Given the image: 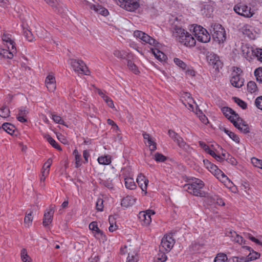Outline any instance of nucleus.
<instances>
[{"label": "nucleus", "mask_w": 262, "mask_h": 262, "mask_svg": "<svg viewBox=\"0 0 262 262\" xmlns=\"http://www.w3.org/2000/svg\"><path fill=\"white\" fill-rule=\"evenodd\" d=\"M32 211H30L29 213L27 214L24 219V224L27 227H29L33 221V217L32 216Z\"/></svg>", "instance_id": "34"}, {"label": "nucleus", "mask_w": 262, "mask_h": 262, "mask_svg": "<svg viewBox=\"0 0 262 262\" xmlns=\"http://www.w3.org/2000/svg\"><path fill=\"white\" fill-rule=\"evenodd\" d=\"M244 79L240 78V75L237 72H234L232 74L230 82L233 86L239 88L244 85Z\"/></svg>", "instance_id": "12"}, {"label": "nucleus", "mask_w": 262, "mask_h": 262, "mask_svg": "<svg viewBox=\"0 0 262 262\" xmlns=\"http://www.w3.org/2000/svg\"><path fill=\"white\" fill-rule=\"evenodd\" d=\"M185 40L182 38L181 39V43L183 44L186 47H191L194 46L195 45V39L194 37L189 33L186 34V36H184Z\"/></svg>", "instance_id": "20"}, {"label": "nucleus", "mask_w": 262, "mask_h": 262, "mask_svg": "<svg viewBox=\"0 0 262 262\" xmlns=\"http://www.w3.org/2000/svg\"><path fill=\"white\" fill-rule=\"evenodd\" d=\"M179 147L182 148L183 149L186 150V151H188L189 148H190V146L189 145L187 144L184 140H182V141H181V142L180 143V144L178 145Z\"/></svg>", "instance_id": "59"}, {"label": "nucleus", "mask_w": 262, "mask_h": 262, "mask_svg": "<svg viewBox=\"0 0 262 262\" xmlns=\"http://www.w3.org/2000/svg\"><path fill=\"white\" fill-rule=\"evenodd\" d=\"M212 199V202L214 204H217L219 205L224 206L225 203L223 199L221 198L219 195H214L211 197Z\"/></svg>", "instance_id": "37"}, {"label": "nucleus", "mask_w": 262, "mask_h": 262, "mask_svg": "<svg viewBox=\"0 0 262 262\" xmlns=\"http://www.w3.org/2000/svg\"><path fill=\"white\" fill-rule=\"evenodd\" d=\"M54 207L52 206H50L49 208L47 209L44 213L42 224L46 227L52 222L54 213Z\"/></svg>", "instance_id": "11"}, {"label": "nucleus", "mask_w": 262, "mask_h": 262, "mask_svg": "<svg viewBox=\"0 0 262 262\" xmlns=\"http://www.w3.org/2000/svg\"><path fill=\"white\" fill-rule=\"evenodd\" d=\"M226 160L227 162L232 165H236L237 161L236 159L229 154H227V157H226Z\"/></svg>", "instance_id": "53"}, {"label": "nucleus", "mask_w": 262, "mask_h": 262, "mask_svg": "<svg viewBox=\"0 0 262 262\" xmlns=\"http://www.w3.org/2000/svg\"><path fill=\"white\" fill-rule=\"evenodd\" d=\"M127 66L128 68L132 71L135 74H137L139 73V71L137 66L131 61L128 60L127 61Z\"/></svg>", "instance_id": "42"}, {"label": "nucleus", "mask_w": 262, "mask_h": 262, "mask_svg": "<svg viewBox=\"0 0 262 262\" xmlns=\"http://www.w3.org/2000/svg\"><path fill=\"white\" fill-rule=\"evenodd\" d=\"M29 113V110L27 107L21 106L18 108V113L17 116H27Z\"/></svg>", "instance_id": "50"}, {"label": "nucleus", "mask_w": 262, "mask_h": 262, "mask_svg": "<svg viewBox=\"0 0 262 262\" xmlns=\"http://www.w3.org/2000/svg\"><path fill=\"white\" fill-rule=\"evenodd\" d=\"M137 182L143 191H144L145 194L147 193V187L148 184V179L142 173L139 174L137 178Z\"/></svg>", "instance_id": "13"}, {"label": "nucleus", "mask_w": 262, "mask_h": 262, "mask_svg": "<svg viewBox=\"0 0 262 262\" xmlns=\"http://www.w3.org/2000/svg\"><path fill=\"white\" fill-rule=\"evenodd\" d=\"M125 186L126 188L133 190L136 188V185L134 180L132 178H126L124 179Z\"/></svg>", "instance_id": "23"}, {"label": "nucleus", "mask_w": 262, "mask_h": 262, "mask_svg": "<svg viewBox=\"0 0 262 262\" xmlns=\"http://www.w3.org/2000/svg\"><path fill=\"white\" fill-rule=\"evenodd\" d=\"M230 138H231L233 141L237 143H239V137L235 134L234 133L231 132H229V135H228Z\"/></svg>", "instance_id": "64"}, {"label": "nucleus", "mask_w": 262, "mask_h": 262, "mask_svg": "<svg viewBox=\"0 0 262 262\" xmlns=\"http://www.w3.org/2000/svg\"><path fill=\"white\" fill-rule=\"evenodd\" d=\"M3 41L9 43L10 46L14 45V41L11 39V36L8 34H4L2 36Z\"/></svg>", "instance_id": "41"}, {"label": "nucleus", "mask_w": 262, "mask_h": 262, "mask_svg": "<svg viewBox=\"0 0 262 262\" xmlns=\"http://www.w3.org/2000/svg\"><path fill=\"white\" fill-rule=\"evenodd\" d=\"M113 217H112V216H110L109 217V222H110V226L109 227V231L110 232H113L114 231H115L117 229V226L115 225H113Z\"/></svg>", "instance_id": "58"}, {"label": "nucleus", "mask_w": 262, "mask_h": 262, "mask_svg": "<svg viewBox=\"0 0 262 262\" xmlns=\"http://www.w3.org/2000/svg\"><path fill=\"white\" fill-rule=\"evenodd\" d=\"M215 170H213L211 172L213 174L219 179L220 177L225 181V179L228 180V177L225 174V173L216 166V168H214Z\"/></svg>", "instance_id": "24"}, {"label": "nucleus", "mask_w": 262, "mask_h": 262, "mask_svg": "<svg viewBox=\"0 0 262 262\" xmlns=\"http://www.w3.org/2000/svg\"><path fill=\"white\" fill-rule=\"evenodd\" d=\"M45 138L53 147L59 150H61L60 145L50 135H46Z\"/></svg>", "instance_id": "27"}, {"label": "nucleus", "mask_w": 262, "mask_h": 262, "mask_svg": "<svg viewBox=\"0 0 262 262\" xmlns=\"http://www.w3.org/2000/svg\"><path fill=\"white\" fill-rule=\"evenodd\" d=\"M174 244V240L173 239L171 236L167 235L164 236L161 243V245L159 247L160 251L165 250L168 252L170 251Z\"/></svg>", "instance_id": "7"}, {"label": "nucleus", "mask_w": 262, "mask_h": 262, "mask_svg": "<svg viewBox=\"0 0 262 262\" xmlns=\"http://www.w3.org/2000/svg\"><path fill=\"white\" fill-rule=\"evenodd\" d=\"M255 104L258 108L262 110V96L258 97L255 99Z\"/></svg>", "instance_id": "56"}, {"label": "nucleus", "mask_w": 262, "mask_h": 262, "mask_svg": "<svg viewBox=\"0 0 262 262\" xmlns=\"http://www.w3.org/2000/svg\"><path fill=\"white\" fill-rule=\"evenodd\" d=\"M147 142L151 151H155L157 149V144L152 140V139L148 140Z\"/></svg>", "instance_id": "55"}, {"label": "nucleus", "mask_w": 262, "mask_h": 262, "mask_svg": "<svg viewBox=\"0 0 262 262\" xmlns=\"http://www.w3.org/2000/svg\"><path fill=\"white\" fill-rule=\"evenodd\" d=\"M16 51V48L14 45L11 46V49H10L9 46H8L7 49H1L0 55L3 57L8 59H12L13 57L14 53Z\"/></svg>", "instance_id": "14"}, {"label": "nucleus", "mask_w": 262, "mask_h": 262, "mask_svg": "<svg viewBox=\"0 0 262 262\" xmlns=\"http://www.w3.org/2000/svg\"><path fill=\"white\" fill-rule=\"evenodd\" d=\"M227 235L230 237L232 241L237 243L239 245L246 244V241L244 240L243 237L237 234L234 231H230L227 234Z\"/></svg>", "instance_id": "18"}, {"label": "nucleus", "mask_w": 262, "mask_h": 262, "mask_svg": "<svg viewBox=\"0 0 262 262\" xmlns=\"http://www.w3.org/2000/svg\"><path fill=\"white\" fill-rule=\"evenodd\" d=\"M49 5L51 6L53 9L57 10L59 12V7L60 4L58 0H44Z\"/></svg>", "instance_id": "33"}, {"label": "nucleus", "mask_w": 262, "mask_h": 262, "mask_svg": "<svg viewBox=\"0 0 262 262\" xmlns=\"http://www.w3.org/2000/svg\"><path fill=\"white\" fill-rule=\"evenodd\" d=\"M113 54L115 56L120 59H125L127 56V53L126 52L117 49L114 50Z\"/></svg>", "instance_id": "32"}, {"label": "nucleus", "mask_w": 262, "mask_h": 262, "mask_svg": "<svg viewBox=\"0 0 262 262\" xmlns=\"http://www.w3.org/2000/svg\"><path fill=\"white\" fill-rule=\"evenodd\" d=\"M222 111L224 115L227 117L233 124L234 122L237 121H242V119L239 117L233 110L228 107H224L222 108Z\"/></svg>", "instance_id": "8"}, {"label": "nucleus", "mask_w": 262, "mask_h": 262, "mask_svg": "<svg viewBox=\"0 0 262 262\" xmlns=\"http://www.w3.org/2000/svg\"><path fill=\"white\" fill-rule=\"evenodd\" d=\"M52 119L57 123L65 125L64 120L62 119L61 117H60L59 116L56 115H53Z\"/></svg>", "instance_id": "54"}, {"label": "nucleus", "mask_w": 262, "mask_h": 262, "mask_svg": "<svg viewBox=\"0 0 262 262\" xmlns=\"http://www.w3.org/2000/svg\"><path fill=\"white\" fill-rule=\"evenodd\" d=\"M73 155L75 156V167L76 168H78L81 165L80 163L81 155L78 153V151L76 149L74 150Z\"/></svg>", "instance_id": "36"}, {"label": "nucleus", "mask_w": 262, "mask_h": 262, "mask_svg": "<svg viewBox=\"0 0 262 262\" xmlns=\"http://www.w3.org/2000/svg\"><path fill=\"white\" fill-rule=\"evenodd\" d=\"M154 159L158 162H163L167 159V158L159 152H156L155 154Z\"/></svg>", "instance_id": "46"}, {"label": "nucleus", "mask_w": 262, "mask_h": 262, "mask_svg": "<svg viewBox=\"0 0 262 262\" xmlns=\"http://www.w3.org/2000/svg\"><path fill=\"white\" fill-rule=\"evenodd\" d=\"M227 259V255L225 254L220 253L215 257L214 262H224Z\"/></svg>", "instance_id": "40"}, {"label": "nucleus", "mask_w": 262, "mask_h": 262, "mask_svg": "<svg viewBox=\"0 0 262 262\" xmlns=\"http://www.w3.org/2000/svg\"><path fill=\"white\" fill-rule=\"evenodd\" d=\"M204 183L200 179L194 178L191 183L185 184L184 188L189 193L193 195L206 197L207 193L202 190L204 187Z\"/></svg>", "instance_id": "1"}, {"label": "nucleus", "mask_w": 262, "mask_h": 262, "mask_svg": "<svg viewBox=\"0 0 262 262\" xmlns=\"http://www.w3.org/2000/svg\"><path fill=\"white\" fill-rule=\"evenodd\" d=\"M251 251L247 256V261H248L258 259L260 256V253L254 251L253 250H251Z\"/></svg>", "instance_id": "31"}, {"label": "nucleus", "mask_w": 262, "mask_h": 262, "mask_svg": "<svg viewBox=\"0 0 262 262\" xmlns=\"http://www.w3.org/2000/svg\"><path fill=\"white\" fill-rule=\"evenodd\" d=\"M141 40L150 45L155 46L158 43L157 41L155 39L145 33Z\"/></svg>", "instance_id": "29"}, {"label": "nucleus", "mask_w": 262, "mask_h": 262, "mask_svg": "<svg viewBox=\"0 0 262 262\" xmlns=\"http://www.w3.org/2000/svg\"><path fill=\"white\" fill-rule=\"evenodd\" d=\"M23 34L26 38L30 42H31L33 40L34 36L32 33V32L28 30H24L23 31Z\"/></svg>", "instance_id": "43"}, {"label": "nucleus", "mask_w": 262, "mask_h": 262, "mask_svg": "<svg viewBox=\"0 0 262 262\" xmlns=\"http://www.w3.org/2000/svg\"><path fill=\"white\" fill-rule=\"evenodd\" d=\"M247 91L252 94L258 91V88L256 83L253 81H250L247 83Z\"/></svg>", "instance_id": "28"}, {"label": "nucleus", "mask_w": 262, "mask_h": 262, "mask_svg": "<svg viewBox=\"0 0 262 262\" xmlns=\"http://www.w3.org/2000/svg\"><path fill=\"white\" fill-rule=\"evenodd\" d=\"M200 120L205 124H207L208 123V120L206 116L204 115L202 112H201L199 116Z\"/></svg>", "instance_id": "63"}, {"label": "nucleus", "mask_w": 262, "mask_h": 262, "mask_svg": "<svg viewBox=\"0 0 262 262\" xmlns=\"http://www.w3.org/2000/svg\"><path fill=\"white\" fill-rule=\"evenodd\" d=\"M152 52L155 57L161 61H165L167 58L166 56L157 49L152 50Z\"/></svg>", "instance_id": "26"}, {"label": "nucleus", "mask_w": 262, "mask_h": 262, "mask_svg": "<svg viewBox=\"0 0 262 262\" xmlns=\"http://www.w3.org/2000/svg\"><path fill=\"white\" fill-rule=\"evenodd\" d=\"M20 256L21 260L24 262H31V259L30 256L28 255L27 250L26 249H23L21 250Z\"/></svg>", "instance_id": "35"}, {"label": "nucleus", "mask_w": 262, "mask_h": 262, "mask_svg": "<svg viewBox=\"0 0 262 262\" xmlns=\"http://www.w3.org/2000/svg\"><path fill=\"white\" fill-rule=\"evenodd\" d=\"M151 214H154L155 212L151 210H148L146 211H141L139 213V218L143 225L146 226L149 225L151 221Z\"/></svg>", "instance_id": "10"}, {"label": "nucleus", "mask_w": 262, "mask_h": 262, "mask_svg": "<svg viewBox=\"0 0 262 262\" xmlns=\"http://www.w3.org/2000/svg\"><path fill=\"white\" fill-rule=\"evenodd\" d=\"M189 33L185 31L184 29H182L181 27L176 26L174 27V31L173 32V36L176 37L177 39L181 42V39L182 38L184 40H185V37L186 36V34H188Z\"/></svg>", "instance_id": "16"}, {"label": "nucleus", "mask_w": 262, "mask_h": 262, "mask_svg": "<svg viewBox=\"0 0 262 262\" xmlns=\"http://www.w3.org/2000/svg\"><path fill=\"white\" fill-rule=\"evenodd\" d=\"M168 134L169 137L171 138L173 141L179 136L177 133L171 129H169L168 130Z\"/></svg>", "instance_id": "62"}, {"label": "nucleus", "mask_w": 262, "mask_h": 262, "mask_svg": "<svg viewBox=\"0 0 262 262\" xmlns=\"http://www.w3.org/2000/svg\"><path fill=\"white\" fill-rule=\"evenodd\" d=\"M242 49L243 56L248 60L252 59V56H254L255 51H254L255 49L252 47L249 46L248 45H245L242 46Z\"/></svg>", "instance_id": "15"}, {"label": "nucleus", "mask_w": 262, "mask_h": 262, "mask_svg": "<svg viewBox=\"0 0 262 262\" xmlns=\"http://www.w3.org/2000/svg\"><path fill=\"white\" fill-rule=\"evenodd\" d=\"M233 262H248L247 261V257H245L244 256L241 257H234L233 258Z\"/></svg>", "instance_id": "60"}, {"label": "nucleus", "mask_w": 262, "mask_h": 262, "mask_svg": "<svg viewBox=\"0 0 262 262\" xmlns=\"http://www.w3.org/2000/svg\"><path fill=\"white\" fill-rule=\"evenodd\" d=\"M3 130L10 135L14 132L15 126L10 123H4L2 125Z\"/></svg>", "instance_id": "25"}, {"label": "nucleus", "mask_w": 262, "mask_h": 262, "mask_svg": "<svg viewBox=\"0 0 262 262\" xmlns=\"http://www.w3.org/2000/svg\"><path fill=\"white\" fill-rule=\"evenodd\" d=\"M251 163L252 164L259 168L262 169V160L253 157L251 158Z\"/></svg>", "instance_id": "44"}, {"label": "nucleus", "mask_w": 262, "mask_h": 262, "mask_svg": "<svg viewBox=\"0 0 262 262\" xmlns=\"http://www.w3.org/2000/svg\"><path fill=\"white\" fill-rule=\"evenodd\" d=\"M94 236L100 241H104L106 239V236L103 234V231L98 232V233H95Z\"/></svg>", "instance_id": "61"}, {"label": "nucleus", "mask_w": 262, "mask_h": 262, "mask_svg": "<svg viewBox=\"0 0 262 262\" xmlns=\"http://www.w3.org/2000/svg\"><path fill=\"white\" fill-rule=\"evenodd\" d=\"M119 5L127 11L134 12L139 7V0H118Z\"/></svg>", "instance_id": "4"}, {"label": "nucleus", "mask_w": 262, "mask_h": 262, "mask_svg": "<svg viewBox=\"0 0 262 262\" xmlns=\"http://www.w3.org/2000/svg\"><path fill=\"white\" fill-rule=\"evenodd\" d=\"M254 57H256L257 59L262 62V49L255 48Z\"/></svg>", "instance_id": "51"}, {"label": "nucleus", "mask_w": 262, "mask_h": 262, "mask_svg": "<svg viewBox=\"0 0 262 262\" xmlns=\"http://www.w3.org/2000/svg\"><path fill=\"white\" fill-rule=\"evenodd\" d=\"M173 61L177 66H178L183 70H185L186 69V64L179 58H174Z\"/></svg>", "instance_id": "47"}, {"label": "nucleus", "mask_w": 262, "mask_h": 262, "mask_svg": "<svg viewBox=\"0 0 262 262\" xmlns=\"http://www.w3.org/2000/svg\"><path fill=\"white\" fill-rule=\"evenodd\" d=\"M136 255L137 254L135 252L133 253L131 252L128 253L126 262H137L138 259Z\"/></svg>", "instance_id": "49"}, {"label": "nucleus", "mask_w": 262, "mask_h": 262, "mask_svg": "<svg viewBox=\"0 0 262 262\" xmlns=\"http://www.w3.org/2000/svg\"><path fill=\"white\" fill-rule=\"evenodd\" d=\"M2 113L4 114L3 117H8L10 114V111L8 108L7 107L6 105H3L0 108Z\"/></svg>", "instance_id": "52"}, {"label": "nucleus", "mask_w": 262, "mask_h": 262, "mask_svg": "<svg viewBox=\"0 0 262 262\" xmlns=\"http://www.w3.org/2000/svg\"><path fill=\"white\" fill-rule=\"evenodd\" d=\"M89 7L91 9L94 10L96 12L102 15L106 16L108 14L107 10L98 4H89Z\"/></svg>", "instance_id": "19"}, {"label": "nucleus", "mask_w": 262, "mask_h": 262, "mask_svg": "<svg viewBox=\"0 0 262 262\" xmlns=\"http://www.w3.org/2000/svg\"><path fill=\"white\" fill-rule=\"evenodd\" d=\"M71 64L75 71L86 75L90 74V71L82 60L72 59Z\"/></svg>", "instance_id": "6"}, {"label": "nucleus", "mask_w": 262, "mask_h": 262, "mask_svg": "<svg viewBox=\"0 0 262 262\" xmlns=\"http://www.w3.org/2000/svg\"><path fill=\"white\" fill-rule=\"evenodd\" d=\"M207 59L209 64L212 66L215 70H219L220 68H222L223 63L220 60V58L217 55L214 53H210L207 56Z\"/></svg>", "instance_id": "9"}, {"label": "nucleus", "mask_w": 262, "mask_h": 262, "mask_svg": "<svg viewBox=\"0 0 262 262\" xmlns=\"http://www.w3.org/2000/svg\"><path fill=\"white\" fill-rule=\"evenodd\" d=\"M254 75L257 81L262 83V67H259L255 70Z\"/></svg>", "instance_id": "38"}, {"label": "nucleus", "mask_w": 262, "mask_h": 262, "mask_svg": "<svg viewBox=\"0 0 262 262\" xmlns=\"http://www.w3.org/2000/svg\"><path fill=\"white\" fill-rule=\"evenodd\" d=\"M194 35L198 40L204 42H208L210 40V35L206 29L200 25H196L193 28Z\"/></svg>", "instance_id": "3"}, {"label": "nucleus", "mask_w": 262, "mask_h": 262, "mask_svg": "<svg viewBox=\"0 0 262 262\" xmlns=\"http://www.w3.org/2000/svg\"><path fill=\"white\" fill-rule=\"evenodd\" d=\"M103 201L100 199H98L97 202H96V209L98 211H102L103 210Z\"/></svg>", "instance_id": "57"}, {"label": "nucleus", "mask_w": 262, "mask_h": 262, "mask_svg": "<svg viewBox=\"0 0 262 262\" xmlns=\"http://www.w3.org/2000/svg\"><path fill=\"white\" fill-rule=\"evenodd\" d=\"M98 161L100 164L108 165L111 162V158L110 156H101L98 158Z\"/></svg>", "instance_id": "30"}, {"label": "nucleus", "mask_w": 262, "mask_h": 262, "mask_svg": "<svg viewBox=\"0 0 262 262\" xmlns=\"http://www.w3.org/2000/svg\"><path fill=\"white\" fill-rule=\"evenodd\" d=\"M233 99L234 100V102H236L243 109L245 110L247 108V105L245 101L237 97H233Z\"/></svg>", "instance_id": "48"}, {"label": "nucleus", "mask_w": 262, "mask_h": 262, "mask_svg": "<svg viewBox=\"0 0 262 262\" xmlns=\"http://www.w3.org/2000/svg\"><path fill=\"white\" fill-rule=\"evenodd\" d=\"M212 35L214 40L219 43L223 42L226 38V32L222 26L215 24L212 26Z\"/></svg>", "instance_id": "2"}, {"label": "nucleus", "mask_w": 262, "mask_h": 262, "mask_svg": "<svg viewBox=\"0 0 262 262\" xmlns=\"http://www.w3.org/2000/svg\"><path fill=\"white\" fill-rule=\"evenodd\" d=\"M233 125L241 132L244 134H247L250 132V128L248 124H246L245 122L241 121L236 120V122H234Z\"/></svg>", "instance_id": "21"}, {"label": "nucleus", "mask_w": 262, "mask_h": 262, "mask_svg": "<svg viewBox=\"0 0 262 262\" xmlns=\"http://www.w3.org/2000/svg\"><path fill=\"white\" fill-rule=\"evenodd\" d=\"M167 259V256L163 251H160L157 255V260L156 262H164Z\"/></svg>", "instance_id": "45"}, {"label": "nucleus", "mask_w": 262, "mask_h": 262, "mask_svg": "<svg viewBox=\"0 0 262 262\" xmlns=\"http://www.w3.org/2000/svg\"><path fill=\"white\" fill-rule=\"evenodd\" d=\"M135 202L136 199L131 196H127L122 200L121 206L127 208L133 205Z\"/></svg>", "instance_id": "22"}, {"label": "nucleus", "mask_w": 262, "mask_h": 262, "mask_svg": "<svg viewBox=\"0 0 262 262\" xmlns=\"http://www.w3.org/2000/svg\"><path fill=\"white\" fill-rule=\"evenodd\" d=\"M203 163L206 168H207L210 172H212L213 170H215L214 168H216V165L211 163V162L208 160H203Z\"/></svg>", "instance_id": "39"}, {"label": "nucleus", "mask_w": 262, "mask_h": 262, "mask_svg": "<svg viewBox=\"0 0 262 262\" xmlns=\"http://www.w3.org/2000/svg\"><path fill=\"white\" fill-rule=\"evenodd\" d=\"M234 11L238 15L247 18L252 17L254 14L250 7L242 3L235 5L234 7Z\"/></svg>", "instance_id": "5"}, {"label": "nucleus", "mask_w": 262, "mask_h": 262, "mask_svg": "<svg viewBox=\"0 0 262 262\" xmlns=\"http://www.w3.org/2000/svg\"><path fill=\"white\" fill-rule=\"evenodd\" d=\"M47 88L50 92H54L56 89L55 79L53 75L49 74L45 80Z\"/></svg>", "instance_id": "17"}]
</instances>
